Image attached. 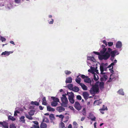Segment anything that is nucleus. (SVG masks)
Segmentation results:
<instances>
[{
	"label": "nucleus",
	"mask_w": 128,
	"mask_h": 128,
	"mask_svg": "<svg viewBox=\"0 0 128 128\" xmlns=\"http://www.w3.org/2000/svg\"><path fill=\"white\" fill-rule=\"evenodd\" d=\"M99 90L98 85L96 84L93 86L90 90V93L92 94H94L98 93Z\"/></svg>",
	"instance_id": "obj_1"
},
{
	"label": "nucleus",
	"mask_w": 128,
	"mask_h": 128,
	"mask_svg": "<svg viewBox=\"0 0 128 128\" xmlns=\"http://www.w3.org/2000/svg\"><path fill=\"white\" fill-rule=\"evenodd\" d=\"M66 95L65 94H62V97L61 98L62 102L61 105L64 107H66L68 106V100L67 98L66 97Z\"/></svg>",
	"instance_id": "obj_2"
},
{
	"label": "nucleus",
	"mask_w": 128,
	"mask_h": 128,
	"mask_svg": "<svg viewBox=\"0 0 128 128\" xmlns=\"http://www.w3.org/2000/svg\"><path fill=\"white\" fill-rule=\"evenodd\" d=\"M74 107L76 109L78 110H81L82 108L80 103L78 102H75L74 104Z\"/></svg>",
	"instance_id": "obj_3"
},
{
	"label": "nucleus",
	"mask_w": 128,
	"mask_h": 128,
	"mask_svg": "<svg viewBox=\"0 0 128 128\" xmlns=\"http://www.w3.org/2000/svg\"><path fill=\"white\" fill-rule=\"evenodd\" d=\"M104 60H107L110 57V54L108 52L106 51L105 53L103 54Z\"/></svg>",
	"instance_id": "obj_4"
},
{
	"label": "nucleus",
	"mask_w": 128,
	"mask_h": 128,
	"mask_svg": "<svg viewBox=\"0 0 128 128\" xmlns=\"http://www.w3.org/2000/svg\"><path fill=\"white\" fill-rule=\"evenodd\" d=\"M0 124L4 128H8V123L4 121L3 122H0Z\"/></svg>",
	"instance_id": "obj_5"
},
{
	"label": "nucleus",
	"mask_w": 128,
	"mask_h": 128,
	"mask_svg": "<svg viewBox=\"0 0 128 128\" xmlns=\"http://www.w3.org/2000/svg\"><path fill=\"white\" fill-rule=\"evenodd\" d=\"M102 49L100 51V53L101 54H103L105 53L107 49L105 48V46L104 45H102Z\"/></svg>",
	"instance_id": "obj_6"
},
{
	"label": "nucleus",
	"mask_w": 128,
	"mask_h": 128,
	"mask_svg": "<svg viewBox=\"0 0 128 128\" xmlns=\"http://www.w3.org/2000/svg\"><path fill=\"white\" fill-rule=\"evenodd\" d=\"M65 109L63 107L59 106L58 107L56 108V110L59 112H62L64 111Z\"/></svg>",
	"instance_id": "obj_7"
},
{
	"label": "nucleus",
	"mask_w": 128,
	"mask_h": 128,
	"mask_svg": "<svg viewBox=\"0 0 128 128\" xmlns=\"http://www.w3.org/2000/svg\"><path fill=\"white\" fill-rule=\"evenodd\" d=\"M33 123L36 124H34L32 125V126L34 128H40V126L38 125V123L37 121H33Z\"/></svg>",
	"instance_id": "obj_8"
},
{
	"label": "nucleus",
	"mask_w": 128,
	"mask_h": 128,
	"mask_svg": "<svg viewBox=\"0 0 128 128\" xmlns=\"http://www.w3.org/2000/svg\"><path fill=\"white\" fill-rule=\"evenodd\" d=\"M72 79L71 77H69L67 78L66 80V83H70L72 82Z\"/></svg>",
	"instance_id": "obj_9"
},
{
	"label": "nucleus",
	"mask_w": 128,
	"mask_h": 128,
	"mask_svg": "<svg viewBox=\"0 0 128 128\" xmlns=\"http://www.w3.org/2000/svg\"><path fill=\"white\" fill-rule=\"evenodd\" d=\"M83 96L85 99L86 100L88 98V97L89 96V94L86 92H84L83 93Z\"/></svg>",
	"instance_id": "obj_10"
},
{
	"label": "nucleus",
	"mask_w": 128,
	"mask_h": 128,
	"mask_svg": "<svg viewBox=\"0 0 128 128\" xmlns=\"http://www.w3.org/2000/svg\"><path fill=\"white\" fill-rule=\"evenodd\" d=\"M13 52L10 51L8 52L5 51L4 52H3L2 54V55H6L7 56H8L9 54L11 53H12Z\"/></svg>",
	"instance_id": "obj_11"
},
{
	"label": "nucleus",
	"mask_w": 128,
	"mask_h": 128,
	"mask_svg": "<svg viewBox=\"0 0 128 128\" xmlns=\"http://www.w3.org/2000/svg\"><path fill=\"white\" fill-rule=\"evenodd\" d=\"M116 48H120L122 46V42L120 41H118L116 43Z\"/></svg>",
	"instance_id": "obj_12"
},
{
	"label": "nucleus",
	"mask_w": 128,
	"mask_h": 128,
	"mask_svg": "<svg viewBox=\"0 0 128 128\" xmlns=\"http://www.w3.org/2000/svg\"><path fill=\"white\" fill-rule=\"evenodd\" d=\"M104 83L103 82H100L99 84V86L101 90H102L104 88Z\"/></svg>",
	"instance_id": "obj_13"
},
{
	"label": "nucleus",
	"mask_w": 128,
	"mask_h": 128,
	"mask_svg": "<svg viewBox=\"0 0 128 128\" xmlns=\"http://www.w3.org/2000/svg\"><path fill=\"white\" fill-rule=\"evenodd\" d=\"M47 110L50 112H54L55 110L54 108H51L49 106H47Z\"/></svg>",
	"instance_id": "obj_14"
},
{
	"label": "nucleus",
	"mask_w": 128,
	"mask_h": 128,
	"mask_svg": "<svg viewBox=\"0 0 128 128\" xmlns=\"http://www.w3.org/2000/svg\"><path fill=\"white\" fill-rule=\"evenodd\" d=\"M102 102L99 100H96L94 101V106L98 105L101 104Z\"/></svg>",
	"instance_id": "obj_15"
},
{
	"label": "nucleus",
	"mask_w": 128,
	"mask_h": 128,
	"mask_svg": "<svg viewBox=\"0 0 128 128\" xmlns=\"http://www.w3.org/2000/svg\"><path fill=\"white\" fill-rule=\"evenodd\" d=\"M40 128H46L47 125L46 124L42 122L40 125Z\"/></svg>",
	"instance_id": "obj_16"
},
{
	"label": "nucleus",
	"mask_w": 128,
	"mask_h": 128,
	"mask_svg": "<svg viewBox=\"0 0 128 128\" xmlns=\"http://www.w3.org/2000/svg\"><path fill=\"white\" fill-rule=\"evenodd\" d=\"M116 50L112 51L110 52L111 56L112 57H114L116 56V54L117 52Z\"/></svg>",
	"instance_id": "obj_17"
},
{
	"label": "nucleus",
	"mask_w": 128,
	"mask_h": 128,
	"mask_svg": "<svg viewBox=\"0 0 128 128\" xmlns=\"http://www.w3.org/2000/svg\"><path fill=\"white\" fill-rule=\"evenodd\" d=\"M42 122H44L46 123H49L50 121L48 119L47 117L44 116L43 118Z\"/></svg>",
	"instance_id": "obj_18"
},
{
	"label": "nucleus",
	"mask_w": 128,
	"mask_h": 128,
	"mask_svg": "<svg viewBox=\"0 0 128 128\" xmlns=\"http://www.w3.org/2000/svg\"><path fill=\"white\" fill-rule=\"evenodd\" d=\"M74 97H68V99L70 102L72 104L74 103Z\"/></svg>",
	"instance_id": "obj_19"
},
{
	"label": "nucleus",
	"mask_w": 128,
	"mask_h": 128,
	"mask_svg": "<svg viewBox=\"0 0 128 128\" xmlns=\"http://www.w3.org/2000/svg\"><path fill=\"white\" fill-rule=\"evenodd\" d=\"M79 76H77V78L76 79L75 81L77 83L80 85V84H81V83H80L81 80V78H79Z\"/></svg>",
	"instance_id": "obj_20"
},
{
	"label": "nucleus",
	"mask_w": 128,
	"mask_h": 128,
	"mask_svg": "<svg viewBox=\"0 0 128 128\" xmlns=\"http://www.w3.org/2000/svg\"><path fill=\"white\" fill-rule=\"evenodd\" d=\"M80 86L82 87V89L84 90H86L87 89V86L84 84L81 83L80 84Z\"/></svg>",
	"instance_id": "obj_21"
},
{
	"label": "nucleus",
	"mask_w": 128,
	"mask_h": 128,
	"mask_svg": "<svg viewBox=\"0 0 128 128\" xmlns=\"http://www.w3.org/2000/svg\"><path fill=\"white\" fill-rule=\"evenodd\" d=\"M24 118L25 117L24 116H21L20 118V121L22 123H24L25 121Z\"/></svg>",
	"instance_id": "obj_22"
},
{
	"label": "nucleus",
	"mask_w": 128,
	"mask_h": 128,
	"mask_svg": "<svg viewBox=\"0 0 128 128\" xmlns=\"http://www.w3.org/2000/svg\"><path fill=\"white\" fill-rule=\"evenodd\" d=\"M84 82L88 83L89 84L91 82L90 79L88 76L86 79H84Z\"/></svg>",
	"instance_id": "obj_23"
},
{
	"label": "nucleus",
	"mask_w": 128,
	"mask_h": 128,
	"mask_svg": "<svg viewBox=\"0 0 128 128\" xmlns=\"http://www.w3.org/2000/svg\"><path fill=\"white\" fill-rule=\"evenodd\" d=\"M51 98L52 100L56 102H59V100L58 98L52 96L51 97Z\"/></svg>",
	"instance_id": "obj_24"
},
{
	"label": "nucleus",
	"mask_w": 128,
	"mask_h": 128,
	"mask_svg": "<svg viewBox=\"0 0 128 128\" xmlns=\"http://www.w3.org/2000/svg\"><path fill=\"white\" fill-rule=\"evenodd\" d=\"M42 104L44 105H47V103L46 102V97H45L43 98L42 99Z\"/></svg>",
	"instance_id": "obj_25"
},
{
	"label": "nucleus",
	"mask_w": 128,
	"mask_h": 128,
	"mask_svg": "<svg viewBox=\"0 0 128 128\" xmlns=\"http://www.w3.org/2000/svg\"><path fill=\"white\" fill-rule=\"evenodd\" d=\"M65 94L68 95V97H74V94L72 92H67L66 94Z\"/></svg>",
	"instance_id": "obj_26"
},
{
	"label": "nucleus",
	"mask_w": 128,
	"mask_h": 128,
	"mask_svg": "<svg viewBox=\"0 0 128 128\" xmlns=\"http://www.w3.org/2000/svg\"><path fill=\"white\" fill-rule=\"evenodd\" d=\"M94 74V79L95 81H97L99 79L98 76L95 73H94V72L93 73Z\"/></svg>",
	"instance_id": "obj_27"
},
{
	"label": "nucleus",
	"mask_w": 128,
	"mask_h": 128,
	"mask_svg": "<svg viewBox=\"0 0 128 128\" xmlns=\"http://www.w3.org/2000/svg\"><path fill=\"white\" fill-rule=\"evenodd\" d=\"M87 58L88 60H90L93 62H95L96 61L94 57L88 56L87 57Z\"/></svg>",
	"instance_id": "obj_28"
},
{
	"label": "nucleus",
	"mask_w": 128,
	"mask_h": 128,
	"mask_svg": "<svg viewBox=\"0 0 128 128\" xmlns=\"http://www.w3.org/2000/svg\"><path fill=\"white\" fill-rule=\"evenodd\" d=\"M49 118L50 120L52 121L54 120L55 119L54 114H51L50 115Z\"/></svg>",
	"instance_id": "obj_29"
},
{
	"label": "nucleus",
	"mask_w": 128,
	"mask_h": 128,
	"mask_svg": "<svg viewBox=\"0 0 128 128\" xmlns=\"http://www.w3.org/2000/svg\"><path fill=\"white\" fill-rule=\"evenodd\" d=\"M72 90L73 91L77 92L79 91L80 89L78 87L75 86L73 88Z\"/></svg>",
	"instance_id": "obj_30"
},
{
	"label": "nucleus",
	"mask_w": 128,
	"mask_h": 128,
	"mask_svg": "<svg viewBox=\"0 0 128 128\" xmlns=\"http://www.w3.org/2000/svg\"><path fill=\"white\" fill-rule=\"evenodd\" d=\"M30 104L32 105H34L37 106H38L39 105V103L36 101H32Z\"/></svg>",
	"instance_id": "obj_31"
},
{
	"label": "nucleus",
	"mask_w": 128,
	"mask_h": 128,
	"mask_svg": "<svg viewBox=\"0 0 128 128\" xmlns=\"http://www.w3.org/2000/svg\"><path fill=\"white\" fill-rule=\"evenodd\" d=\"M25 115L26 117L28 119L30 120H32L33 119V118L31 116L28 115L26 114H25Z\"/></svg>",
	"instance_id": "obj_32"
},
{
	"label": "nucleus",
	"mask_w": 128,
	"mask_h": 128,
	"mask_svg": "<svg viewBox=\"0 0 128 128\" xmlns=\"http://www.w3.org/2000/svg\"><path fill=\"white\" fill-rule=\"evenodd\" d=\"M67 87L70 90H72L73 88V85L72 84H69L68 85Z\"/></svg>",
	"instance_id": "obj_33"
},
{
	"label": "nucleus",
	"mask_w": 128,
	"mask_h": 128,
	"mask_svg": "<svg viewBox=\"0 0 128 128\" xmlns=\"http://www.w3.org/2000/svg\"><path fill=\"white\" fill-rule=\"evenodd\" d=\"M60 128H64L65 127L64 124L62 122H61L59 124Z\"/></svg>",
	"instance_id": "obj_34"
},
{
	"label": "nucleus",
	"mask_w": 128,
	"mask_h": 128,
	"mask_svg": "<svg viewBox=\"0 0 128 128\" xmlns=\"http://www.w3.org/2000/svg\"><path fill=\"white\" fill-rule=\"evenodd\" d=\"M58 102L55 101H53L51 102V105L52 106H56L57 105Z\"/></svg>",
	"instance_id": "obj_35"
},
{
	"label": "nucleus",
	"mask_w": 128,
	"mask_h": 128,
	"mask_svg": "<svg viewBox=\"0 0 128 128\" xmlns=\"http://www.w3.org/2000/svg\"><path fill=\"white\" fill-rule=\"evenodd\" d=\"M56 116L57 117H59L60 118L62 121L64 117V116L62 114H60V115H56Z\"/></svg>",
	"instance_id": "obj_36"
},
{
	"label": "nucleus",
	"mask_w": 128,
	"mask_h": 128,
	"mask_svg": "<svg viewBox=\"0 0 128 128\" xmlns=\"http://www.w3.org/2000/svg\"><path fill=\"white\" fill-rule=\"evenodd\" d=\"M100 69L101 72L102 73V72H103L104 71V66L102 65H100Z\"/></svg>",
	"instance_id": "obj_37"
},
{
	"label": "nucleus",
	"mask_w": 128,
	"mask_h": 128,
	"mask_svg": "<svg viewBox=\"0 0 128 128\" xmlns=\"http://www.w3.org/2000/svg\"><path fill=\"white\" fill-rule=\"evenodd\" d=\"M118 92L119 94L122 95H124V92L123 91V90L122 89L119 90L118 91Z\"/></svg>",
	"instance_id": "obj_38"
},
{
	"label": "nucleus",
	"mask_w": 128,
	"mask_h": 128,
	"mask_svg": "<svg viewBox=\"0 0 128 128\" xmlns=\"http://www.w3.org/2000/svg\"><path fill=\"white\" fill-rule=\"evenodd\" d=\"M8 119H10L12 121H14L15 120V118L11 116H9L8 117Z\"/></svg>",
	"instance_id": "obj_39"
},
{
	"label": "nucleus",
	"mask_w": 128,
	"mask_h": 128,
	"mask_svg": "<svg viewBox=\"0 0 128 128\" xmlns=\"http://www.w3.org/2000/svg\"><path fill=\"white\" fill-rule=\"evenodd\" d=\"M10 128H16L15 124H11L10 126Z\"/></svg>",
	"instance_id": "obj_40"
},
{
	"label": "nucleus",
	"mask_w": 128,
	"mask_h": 128,
	"mask_svg": "<svg viewBox=\"0 0 128 128\" xmlns=\"http://www.w3.org/2000/svg\"><path fill=\"white\" fill-rule=\"evenodd\" d=\"M103 55L102 54L101 55H99V56H98V58L100 60H102L104 59V57L103 56Z\"/></svg>",
	"instance_id": "obj_41"
},
{
	"label": "nucleus",
	"mask_w": 128,
	"mask_h": 128,
	"mask_svg": "<svg viewBox=\"0 0 128 128\" xmlns=\"http://www.w3.org/2000/svg\"><path fill=\"white\" fill-rule=\"evenodd\" d=\"M82 114L84 115L85 116L86 115V108H83L82 110Z\"/></svg>",
	"instance_id": "obj_42"
},
{
	"label": "nucleus",
	"mask_w": 128,
	"mask_h": 128,
	"mask_svg": "<svg viewBox=\"0 0 128 128\" xmlns=\"http://www.w3.org/2000/svg\"><path fill=\"white\" fill-rule=\"evenodd\" d=\"M105 110V108H102L100 109L99 110L100 111V112L102 113V114H104V112L103 111L104 110Z\"/></svg>",
	"instance_id": "obj_43"
},
{
	"label": "nucleus",
	"mask_w": 128,
	"mask_h": 128,
	"mask_svg": "<svg viewBox=\"0 0 128 128\" xmlns=\"http://www.w3.org/2000/svg\"><path fill=\"white\" fill-rule=\"evenodd\" d=\"M67 75H68L70 74L71 73V72H70V71H68V70H65L64 72Z\"/></svg>",
	"instance_id": "obj_44"
},
{
	"label": "nucleus",
	"mask_w": 128,
	"mask_h": 128,
	"mask_svg": "<svg viewBox=\"0 0 128 128\" xmlns=\"http://www.w3.org/2000/svg\"><path fill=\"white\" fill-rule=\"evenodd\" d=\"M94 81H93V80L92 79V80H91V82H90L89 84H90V85L91 86H93L94 85Z\"/></svg>",
	"instance_id": "obj_45"
},
{
	"label": "nucleus",
	"mask_w": 128,
	"mask_h": 128,
	"mask_svg": "<svg viewBox=\"0 0 128 128\" xmlns=\"http://www.w3.org/2000/svg\"><path fill=\"white\" fill-rule=\"evenodd\" d=\"M94 81H93V80L92 79V80H91V82H90L89 84H90V85L91 86H93L94 85Z\"/></svg>",
	"instance_id": "obj_46"
},
{
	"label": "nucleus",
	"mask_w": 128,
	"mask_h": 128,
	"mask_svg": "<svg viewBox=\"0 0 128 128\" xmlns=\"http://www.w3.org/2000/svg\"><path fill=\"white\" fill-rule=\"evenodd\" d=\"M102 77L104 79L105 81H106V80L108 78L107 76L106 75H103Z\"/></svg>",
	"instance_id": "obj_47"
},
{
	"label": "nucleus",
	"mask_w": 128,
	"mask_h": 128,
	"mask_svg": "<svg viewBox=\"0 0 128 128\" xmlns=\"http://www.w3.org/2000/svg\"><path fill=\"white\" fill-rule=\"evenodd\" d=\"M87 76H86L84 74H82L81 75V77L83 79H86L87 77Z\"/></svg>",
	"instance_id": "obj_48"
},
{
	"label": "nucleus",
	"mask_w": 128,
	"mask_h": 128,
	"mask_svg": "<svg viewBox=\"0 0 128 128\" xmlns=\"http://www.w3.org/2000/svg\"><path fill=\"white\" fill-rule=\"evenodd\" d=\"M76 98L77 99L79 100H81L82 97L80 95H78L76 96Z\"/></svg>",
	"instance_id": "obj_49"
},
{
	"label": "nucleus",
	"mask_w": 128,
	"mask_h": 128,
	"mask_svg": "<svg viewBox=\"0 0 128 128\" xmlns=\"http://www.w3.org/2000/svg\"><path fill=\"white\" fill-rule=\"evenodd\" d=\"M108 45L109 46H112L113 44V43L112 42H109L108 43Z\"/></svg>",
	"instance_id": "obj_50"
},
{
	"label": "nucleus",
	"mask_w": 128,
	"mask_h": 128,
	"mask_svg": "<svg viewBox=\"0 0 128 128\" xmlns=\"http://www.w3.org/2000/svg\"><path fill=\"white\" fill-rule=\"evenodd\" d=\"M32 111L30 110L28 112V114L30 116H31L34 114V113H32Z\"/></svg>",
	"instance_id": "obj_51"
},
{
	"label": "nucleus",
	"mask_w": 128,
	"mask_h": 128,
	"mask_svg": "<svg viewBox=\"0 0 128 128\" xmlns=\"http://www.w3.org/2000/svg\"><path fill=\"white\" fill-rule=\"evenodd\" d=\"M1 40L2 42L5 41L6 40V39L5 38L2 37H1Z\"/></svg>",
	"instance_id": "obj_52"
},
{
	"label": "nucleus",
	"mask_w": 128,
	"mask_h": 128,
	"mask_svg": "<svg viewBox=\"0 0 128 128\" xmlns=\"http://www.w3.org/2000/svg\"><path fill=\"white\" fill-rule=\"evenodd\" d=\"M93 116V118H90V119L92 121H95L96 120V118L94 116Z\"/></svg>",
	"instance_id": "obj_53"
},
{
	"label": "nucleus",
	"mask_w": 128,
	"mask_h": 128,
	"mask_svg": "<svg viewBox=\"0 0 128 128\" xmlns=\"http://www.w3.org/2000/svg\"><path fill=\"white\" fill-rule=\"evenodd\" d=\"M93 52L95 54L98 55V56L100 55V54L99 52H97L94 51Z\"/></svg>",
	"instance_id": "obj_54"
},
{
	"label": "nucleus",
	"mask_w": 128,
	"mask_h": 128,
	"mask_svg": "<svg viewBox=\"0 0 128 128\" xmlns=\"http://www.w3.org/2000/svg\"><path fill=\"white\" fill-rule=\"evenodd\" d=\"M52 20L49 22L50 24H52L54 22V20L53 19H51Z\"/></svg>",
	"instance_id": "obj_55"
},
{
	"label": "nucleus",
	"mask_w": 128,
	"mask_h": 128,
	"mask_svg": "<svg viewBox=\"0 0 128 128\" xmlns=\"http://www.w3.org/2000/svg\"><path fill=\"white\" fill-rule=\"evenodd\" d=\"M102 42L104 44H105V45L106 46H107L108 45L107 43L106 42V40H103L102 41Z\"/></svg>",
	"instance_id": "obj_56"
},
{
	"label": "nucleus",
	"mask_w": 128,
	"mask_h": 128,
	"mask_svg": "<svg viewBox=\"0 0 128 128\" xmlns=\"http://www.w3.org/2000/svg\"><path fill=\"white\" fill-rule=\"evenodd\" d=\"M15 2L17 3H19L20 2V0H14Z\"/></svg>",
	"instance_id": "obj_57"
},
{
	"label": "nucleus",
	"mask_w": 128,
	"mask_h": 128,
	"mask_svg": "<svg viewBox=\"0 0 128 128\" xmlns=\"http://www.w3.org/2000/svg\"><path fill=\"white\" fill-rule=\"evenodd\" d=\"M112 50V49L110 48H108V52L109 53L110 52H111V51Z\"/></svg>",
	"instance_id": "obj_58"
},
{
	"label": "nucleus",
	"mask_w": 128,
	"mask_h": 128,
	"mask_svg": "<svg viewBox=\"0 0 128 128\" xmlns=\"http://www.w3.org/2000/svg\"><path fill=\"white\" fill-rule=\"evenodd\" d=\"M73 125L74 126H78V124L76 122H74L73 123Z\"/></svg>",
	"instance_id": "obj_59"
},
{
	"label": "nucleus",
	"mask_w": 128,
	"mask_h": 128,
	"mask_svg": "<svg viewBox=\"0 0 128 128\" xmlns=\"http://www.w3.org/2000/svg\"><path fill=\"white\" fill-rule=\"evenodd\" d=\"M39 108L40 110H43V108L42 106H40Z\"/></svg>",
	"instance_id": "obj_60"
},
{
	"label": "nucleus",
	"mask_w": 128,
	"mask_h": 128,
	"mask_svg": "<svg viewBox=\"0 0 128 128\" xmlns=\"http://www.w3.org/2000/svg\"><path fill=\"white\" fill-rule=\"evenodd\" d=\"M113 68V67H112V68H110V69H109V70H111V72L112 73H113L112 72H114V71L113 70H112Z\"/></svg>",
	"instance_id": "obj_61"
},
{
	"label": "nucleus",
	"mask_w": 128,
	"mask_h": 128,
	"mask_svg": "<svg viewBox=\"0 0 128 128\" xmlns=\"http://www.w3.org/2000/svg\"><path fill=\"white\" fill-rule=\"evenodd\" d=\"M68 128H72L71 124H70L69 125Z\"/></svg>",
	"instance_id": "obj_62"
},
{
	"label": "nucleus",
	"mask_w": 128,
	"mask_h": 128,
	"mask_svg": "<svg viewBox=\"0 0 128 128\" xmlns=\"http://www.w3.org/2000/svg\"><path fill=\"white\" fill-rule=\"evenodd\" d=\"M96 122H95L94 123V128H97L96 127Z\"/></svg>",
	"instance_id": "obj_63"
},
{
	"label": "nucleus",
	"mask_w": 128,
	"mask_h": 128,
	"mask_svg": "<svg viewBox=\"0 0 128 128\" xmlns=\"http://www.w3.org/2000/svg\"><path fill=\"white\" fill-rule=\"evenodd\" d=\"M85 118V117H82L81 119V121H83L84 120Z\"/></svg>",
	"instance_id": "obj_64"
}]
</instances>
